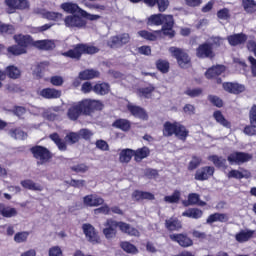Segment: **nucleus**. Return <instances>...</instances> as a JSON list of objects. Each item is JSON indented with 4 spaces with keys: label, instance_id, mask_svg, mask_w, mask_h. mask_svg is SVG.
<instances>
[{
    "label": "nucleus",
    "instance_id": "nucleus-1",
    "mask_svg": "<svg viewBox=\"0 0 256 256\" xmlns=\"http://www.w3.org/2000/svg\"><path fill=\"white\" fill-rule=\"evenodd\" d=\"M13 39L17 44L7 48L9 55H24L27 53V47H34L35 41H33V38L29 35L17 34L14 35Z\"/></svg>",
    "mask_w": 256,
    "mask_h": 256
},
{
    "label": "nucleus",
    "instance_id": "nucleus-2",
    "mask_svg": "<svg viewBox=\"0 0 256 256\" xmlns=\"http://www.w3.org/2000/svg\"><path fill=\"white\" fill-rule=\"evenodd\" d=\"M95 53H99V48L89 44H77L73 49L64 52L62 55L79 61V59H81V55H95Z\"/></svg>",
    "mask_w": 256,
    "mask_h": 256
},
{
    "label": "nucleus",
    "instance_id": "nucleus-3",
    "mask_svg": "<svg viewBox=\"0 0 256 256\" xmlns=\"http://www.w3.org/2000/svg\"><path fill=\"white\" fill-rule=\"evenodd\" d=\"M78 107L82 115L86 117H91L95 111L103 110V103L99 100L84 99L78 102Z\"/></svg>",
    "mask_w": 256,
    "mask_h": 256
},
{
    "label": "nucleus",
    "instance_id": "nucleus-4",
    "mask_svg": "<svg viewBox=\"0 0 256 256\" xmlns=\"http://www.w3.org/2000/svg\"><path fill=\"white\" fill-rule=\"evenodd\" d=\"M30 152L32 153L34 159H37V165H45V163H49L53 158V154L49 149L44 146L36 145L30 148Z\"/></svg>",
    "mask_w": 256,
    "mask_h": 256
},
{
    "label": "nucleus",
    "instance_id": "nucleus-5",
    "mask_svg": "<svg viewBox=\"0 0 256 256\" xmlns=\"http://www.w3.org/2000/svg\"><path fill=\"white\" fill-rule=\"evenodd\" d=\"M103 235L107 239H115L117 237V228L121 231V221H117L113 218H108L103 224Z\"/></svg>",
    "mask_w": 256,
    "mask_h": 256
},
{
    "label": "nucleus",
    "instance_id": "nucleus-6",
    "mask_svg": "<svg viewBox=\"0 0 256 256\" xmlns=\"http://www.w3.org/2000/svg\"><path fill=\"white\" fill-rule=\"evenodd\" d=\"M4 5H6V13L8 15H13L17 11H25L29 9L30 4L27 0H5Z\"/></svg>",
    "mask_w": 256,
    "mask_h": 256
},
{
    "label": "nucleus",
    "instance_id": "nucleus-7",
    "mask_svg": "<svg viewBox=\"0 0 256 256\" xmlns=\"http://www.w3.org/2000/svg\"><path fill=\"white\" fill-rule=\"evenodd\" d=\"M169 51L173 55V57L177 59L178 65H180L182 69H187V67L191 65V58H189V55L185 53L183 49L177 47H170Z\"/></svg>",
    "mask_w": 256,
    "mask_h": 256
},
{
    "label": "nucleus",
    "instance_id": "nucleus-8",
    "mask_svg": "<svg viewBox=\"0 0 256 256\" xmlns=\"http://www.w3.org/2000/svg\"><path fill=\"white\" fill-rule=\"evenodd\" d=\"M253 159V155L245 152H233L231 153L227 160L230 165H243Z\"/></svg>",
    "mask_w": 256,
    "mask_h": 256
},
{
    "label": "nucleus",
    "instance_id": "nucleus-9",
    "mask_svg": "<svg viewBox=\"0 0 256 256\" xmlns=\"http://www.w3.org/2000/svg\"><path fill=\"white\" fill-rule=\"evenodd\" d=\"M161 30H156L154 33H175V18L171 14H164L162 18Z\"/></svg>",
    "mask_w": 256,
    "mask_h": 256
},
{
    "label": "nucleus",
    "instance_id": "nucleus-10",
    "mask_svg": "<svg viewBox=\"0 0 256 256\" xmlns=\"http://www.w3.org/2000/svg\"><path fill=\"white\" fill-rule=\"evenodd\" d=\"M130 39L131 37L129 36V33H123V34L111 37L107 41V45L110 47V49H118V47H123V45H127Z\"/></svg>",
    "mask_w": 256,
    "mask_h": 256
},
{
    "label": "nucleus",
    "instance_id": "nucleus-11",
    "mask_svg": "<svg viewBox=\"0 0 256 256\" xmlns=\"http://www.w3.org/2000/svg\"><path fill=\"white\" fill-rule=\"evenodd\" d=\"M169 238L174 242L178 243L180 247L187 249L193 247V239L187 235V233L170 234Z\"/></svg>",
    "mask_w": 256,
    "mask_h": 256
},
{
    "label": "nucleus",
    "instance_id": "nucleus-12",
    "mask_svg": "<svg viewBox=\"0 0 256 256\" xmlns=\"http://www.w3.org/2000/svg\"><path fill=\"white\" fill-rule=\"evenodd\" d=\"M64 23L67 27H70L71 29L77 28V29H84V27H87V21L83 19V17H80L79 15H70L67 16L64 19Z\"/></svg>",
    "mask_w": 256,
    "mask_h": 256
},
{
    "label": "nucleus",
    "instance_id": "nucleus-13",
    "mask_svg": "<svg viewBox=\"0 0 256 256\" xmlns=\"http://www.w3.org/2000/svg\"><path fill=\"white\" fill-rule=\"evenodd\" d=\"M215 174V167L213 166H204L199 168L195 175H194V179L196 181H207V179H209L210 177H213V175Z\"/></svg>",
    "mask_w": 256,
    "mask_h": 256
},
{
    "label": "nucleus",
    "instance_id": "nucleus-14",
    "mask_svg": "<svg viewBox=\"0 0 256 256\" xmlns=\"http://www.w3.org/2000/svg\"><path fill=\"white\" fill-rule=\"evenodd\" d=\"M222 73H225V66L216 65V66H212L211 68H209L206 71L205 76L207 79H216V83L221 84V83H223V80L221 78H219V76Z\"/></svg>",
    "mask_w": 256,
    "mask_h": 256
},
{
    "label": "nucleus",
    "instance_id": "nucleus-15",
    "mask_svg": "<svg viewBox=\"0 0 256 256\" xmlns=\"http://www.w3.org/2000/svg\"><path fill=\"white\" fill-rule=\"evenodd\" d=\"M196 55L199 59H213V44L204 43L196 49Z\"/></svg>",
    "mask_w": 256,
    "mask_h": 256
},
{
    "label": "nucleus",
    "instance_id": "nucleus-16",
    "mask_svg": "<svg viewBox=\"0 0 256 256\" xmlns=\"http://www.w3.org/2000/svg\"><path fill=\"white\" fill-rule=\"evenodd\" d=\"M82 230L85 237L88 239L90 243H99V235L95 231V227L89 223H85L82 225Z\"/></svg>",
    "mask_w": 256,
    "mask_h": 256
},
{
    "label": "nucleus",
    "instance_id": "nucleus-17",
    "mask_svg": "<svg viewBox=\"0 0 256 256\" xmlns=\"http://www.w3.org/2000/svg\"><path fill=\"white\" fill-rule=\"evenodd\" d=\"M83 203L86 207H99V205H103V203H105V200L102 197L90 194L84 196Z\"/></svg>",
    "mask_w": 256,
    "mask_h": 256
},
{
    "label": "nucleus",
    "instance_id": "nucleus-18",
    "mask_svg": "<svg viewBox=\"0 0 256 256\" xmlns=\"http://www.w3.org/2000/svg\"><path fill=\"white\" fill-rule=\"evenodd\" d=\"M165 228L168 231H181L183 223L177 217H171L165 220Z\"/></svg>",
    "mask_w": 256,
    "mask_h": 256
},
{
    "label": "nucleus",
    "instance_id": "nucleus-19",
    "mask_svg": "<svg viewBox=\"0 0 256 256\" xmlns=\"http://www.w3.org/2000/svg\"><path fill=\"white\" fill-rule=\"evenodd\" d=\"M224 91H227L228 93H233L234 95H239V93H243L245 91V86L239 84V83H231L226 82L223 84Z\"/></svg>",
    "mask_w": 256,
    "mask_h": 256
},
{
    "label": "nucleus",
    "instance_id": "nucleus-20",
    "mask_svg": "<svg viewBox=\"0 0 256 256\" xmlns=\"http://www.w3.org/2000/svg\"><path fill=\"white\" fill-rule=\"evenodd\" d=\"M120 231L121 233H125V235H130V237H139L141 235L137 228L123 221L120 223Z\"/></svg>",
    "mask_w": 256,
    "mask_h": 256
},
{
    "label": "nucleus",
    "instance_id": "nucleus-21",
    "mask_svg": "<svg viewBox=\"0 0 256 256\" xmlns=\"http://www.w3.org/2000/svg\"><path fill=\"white\" fill-rule=\"evenodd\" d=\"M34 47L40 51H53L55 49V42L52 40H37L34 41Z\"/></svg>",
    "mask_w": 256,
    "mask_h": 256
},
{
    "label": "nucleus",
    "instance_id": "nucleus-22",
    "mask_svg": "<svg viewBox=\"0 0 256 256\" xmlns=\"http://www.w3.org/2000/svg\"><path fill=\"white\" fill-rule=\"evenodd\" d=\"M128 111H130L131 115L137 117L138 119H142L143 121H147V119H149L147 112H145V110L139 106L128 105Z\"/></svg>",
    "mask_w": 256,
    "mask_h": 256
},
{
    "label": "nucleus",
    "instance_id": "nucleus-23",
    "mask_svg": "<svg viewBox=\"0 0 256 256\" xmlns=\"http://www.w3.org/2000/svg\"><path fill=\"white\" fill-rule=\"evenodd\" d=\"M229 221V216L224 213H214L208 216L206 223L207 225H213V223H227Z\"/></svg>",
    "mask_w": 256,
    "mask_h": 256
},
{
    "label": "nucleus",
    "instance_id": "nucleus-24",
    "mask_svg": "<svg viewBox=\"0 0 256 256\" xmlns=\"http://www.w3.org/2000/svg\"><path fill=\"white\" fill-rule=\"evenodd\" d=\"M240 170H231L227 175L228 179H250L251 172L249 170L243 168H240Z\"/></svg>",
    "mask_w": 256,
    "mask_h": 256
},
{
    "label": "nucleus",
    "instance_id": "nucleus-25",
    "mask_svg": "<svg viewBox=\"0 0 256 256\" xmlns=\"http://www.w3.org/2000/svg\"><path fill=\"white\" fill-rule=\"evenodd\" d=\"M40 96L44 99H59L61 91L55 88H44L40 91Z\"/></svg>",
    "mask_w": 256,
    "mask_h": 256
},
{
    "label": "nucleus",
    "instance_id": "nucleus-26",
    "mask_svg": "<svg viewBox=\"0 0 256 256\" xmlns=\"http://www.w3.org/2000/svg\"><path fill=\"white\" fill-rule=\"evenodd\" d=\"M253 235H255V230H241L235 235V239L238 243H247Z\"/></svg>",
    "mask_w": 256,
    "mask_h": 256
},
{
    "label": "nucleus",
    "instance_id": "nucleus-27",
    "mask_svg": "<svg viewBox=\"0 0 256 256\" xmlns=\"http://www.w3.org/2000/svg\"><path fill=\"white\" fill-rule=\"evenodd\" d=\"M66 115L70 121H77L80 115L83 114L81 112V108H79V104H74L70 108H68Z\"/></svg>",
    "mask_w": 256,
    "mask_h": 256
},
{
    "label": "nucleus",
    "instance_id": "nucleus-28",
    "mask_svg": "<svg viewBox=\"0 0 256 256\" xmlns=\"http://www.w3.org/2000/svg\"><path fill=\"white\" fill-rule=\"evenodd\" d=\"M247 41V35L245 34H233L228 36V43L232 47H237V45H243Z\"/></svg>",
    "mask_w": 256,
    "mask_h": 256
},
{
    "label": "nucleus",
    "instance_id": "nucleus-29",
    "mask_svg": "<svg viewBox=\"0 0 256 256\" xmlns=\"http://www.w3.org/2000/svg\"><path fill=\"white\" fill-rule=\"evenodd\" d=\"M61 9H63V11H65L66 13H71L72 15H75V13L81 15V11H83V9L79 7V5L71 2L62 3Z\"/></svg>",
    "mask_w": 256,
    "mask_h": 256
},
{
    "label": "nucleus",
    "instance_id": "nucleus-30",
    "mask_svg": "<svg viewBox=\"0 0 256 256\" xmlns=\"http://www.w3.org/2000/svg\"><path fill=\"white\" fill-rule=\"evenodd\" d=\"M150 153L151 150H149V147L144 146L142 148L134 150V159L137 163H141L143 159H147V156L150 155Z\"/></svg>",
    "mask_w": 256,
    "mask_h": 256
},
{
    "label": "nucleus",
    "instance_id": "nucleus-31",
    "mask_svg": "<svg viewBox=\"0 0 256 256\" xmlns=\"http://www.w3.org/2000/svg\"><path fill=\"white\" fill-rule=\"evenodd\" d=\"M109 91H111L109 83L102 82L93 86V92L96 93V95H108Z\"/></svg>",
    "mask_w": 256,
    "mask_h": 256
},
{
    "label": "nucleus",
    "instance_id": "nucleus-32",
    "mask_svg": "<svg viewBox=\"0 0 256 256\" xmlns=\"http://www.w3.org/2000/svg\"><path fill=\"white\" fill-rule=\"evenodd\" d=\"M0 215H2V217H6L7 219H11V217H17V209L10 206H5V204L0 203Z\"/></svg>",
    "mask_w": 256,
    "mask_h": 256
},
{
    "label": "nucleus",
    "instance_id": "nucleus-33",
    "mask_svg": "<svg viewBox=\"0 0 256 256\" xmlns=\"http://www.w3.org/2000/svg\"><path fill=\"white\" fill-rule=\"evenodd\" d=\"M20 185H22L24 189H28L29 191H43V186H41V184L39 183H35L31 179L21 181Z\"/></svg>",
    "mask_w": 256,
    "mask_h": 256
},
{
    "label": "nucleus",
    "instance_id": "nucleus-34",
    "mask_svg": "<svg viewBox=\"0 0 256 256\" xmlns=\"http://www.w3.org/2000/svg\"><path fill=\"white\" fill-rule=\"evenodd\" d=\"M182 217H188L189 219H201L203 217V210L199 208H189L182 213Z\"/></svg>",
    "mask_w": 256,
    "mask_h": 256
},
{
    "label": "nucleus",
    "instance_id": "nucleus-35",
    "mask_svg": "<svg viewBox=\"0 0 256 256\" xmlns=\"http://www.w3.org/2000/svg\"><path fill=\"white\" fill-rule=\"evenodd\" d=\"M164 15L165 14H162V13L152 14L147 18L146 24L149 26L159 27L161 26V23H163L162 21H163Z\"/></svg>",
    "mask_w": 256,
    "mask_h": 256
},
{
    "label": "nucleus",
    "instance_id": "nucleus-36",
    "mask_svg": "<svg viewBox=\"0 0 256 256\" xmlns=\"http://www.w3.org/2000/svg\"><path fill=\"white\" fill-rule=\"evenodd\" d=\"M177 123L178 122H165L163 128V135L164 137H173L177 131Z\"/></svg>",
    "mask_w": 256,
    "mask_h": 256
},
{
    "label": "nucleus",
    "instance_id": "nucleus-37",
    "mask_svg": "<svg viewBox=\"0 0 256 256\" xmlns=\"http://www.w3.org/2000/svg\"><path fill=\"white\" fill-rule=\"evenodd\" d=\"M133 157H135V150L127 148L120 152L119 161L120 163H129Z\"/></svg>",
    "mask_w": 256,
    "mask_h": 256
},
{
    "label": "nucleus",
    "instance_id": "nucleus-38",
    "mask_svg": "<svg viewBox=\"0 0 256 256\" xmlns=\"http://www.w3.org/2000/svg\"><path fill=\"white\" fill-rule=\"evenodd\" d=\"M174 135L181 141H185L187 137H189V130H187L185 126L178 122L176 125V132Z\"/></svg>",
    "mask_w": 256,
    "mask_h": 256
},
{
    "label": "nucleus",
    "instance_id": "nucleus-39",
    "mask_svg": "<svg viewBox=\"0 0 256 256\" xmlns=\"http://www.w3.org/2000/svg\"><path fill=\"white\" fill-rule=\"evenodd\" d=\"M112 127L121 131H129L131 129V122L127 119H117L113 122Z\"/></svg>",
    "mask_w": 256,
    "mask_h": 256
},
{
    "label": "nucleus",
    "instance_id": "nucleus-40",
    "mask_svg": "<svg viewBox=\"0 0 256 256\" xmlns=\"http://www.w3.org/2000/svg\"><path fill=\"white\" fill-rule=\"evenodd\" d=\"M95 77H99V71L97 70H84L79 73V79L82 81H87L89 79H95Z\"/></svg>",
    "mask_w": 256,
    "mask_h": 256
},
{
    "label": "nucleus",
    "instance_id": "nucleus-41",
    "mask_svg": "<svg viewBox=\"0 0 256 256\" xmlns=\"http://www.w3.org/2000/svg\"><path fill=\"white\" fill-rule=\"evenodd\" d=\"M208 160L212 161L215 167H218L219 169H225L227 167V160L223 157L212 155L208 157Z\"/></svg>",
    "mask_w": 256,
    "mask_h": 256
},
{
    "label": "nucleus",
    "instance_id": "nucleus-42",
    "mask_svg": "<svg viewBox=\"0 0 256 256\" xmlns=\"http://www.w3.org/2000/svg\"><path fill=\"white\" fill-rule=\"evenodd\" d=\"M50 139L54 141L55 145H57L59 151H67V143L64 142L61 137H59V134L53 133L50 135Z\"/></svg>",
    "mask_w": 256,
    "mask_h": 256
},
{
    "label": "nucleus",
    "instance_id": "nucleus-43",
    "mask_svg": "<svg viewBox=\"0 0 256 256\" xmlns=\"http://www.w3.org/2000/svg\"><path fill=\"white\" fill-rule=\"evenodd\" d=\"M120 247L121 249H123V251H125V253H129L130 255H137V253H139V249H137V246L127 241L121 242Z\"/></svg>",
    "mask_w": 256,
    "mask_h": 256
},
{
    "label": "nucleus",
    "instance_id": "nucleus-44",
    "mask_svg": "<svg viewBox=\"0 0 256 256\" xmlns=\"http://www.w3.org/2000/svg\"><path fill=\"white\" fill-rule=\"evenodd\" d=\"M8 135H10V137H12V139H20V140L27 139V133H25L20 128H12V129H10L8 131Z\"/></svg>",
    "mask_w": 256,
    "mask_h": 256
},
{
    "label": "nucleus",
    "instance_id": "nucleus-45",
    "mask_svg": "<svg viewBox=\"0 0 256 256\" xmlns=\"http://www.w3.org/2000/svg\"><path fill=\"white\" fill-rule=\"evenodd\" d=\"M5 75L10 79H19L21 77V70L17 66H8Z\"/></svg>",
    "mask_w": 256,
    "mask_h": 256
},
{
    "label": "nucleus",
    "instance_id": "nucleus-46",
    "mask_svg": "<svg viewBox=\"0 0 256 256\" xmlns=\"http://www.w3.org/2000/svg\"><path fill=\"white\" fill-rule=\"evenodd\" d=\"M242 7L246 13H255L256 2L255 0H242Z\"/></svg>",
    "mask_w": 256,
    "mask_h": 256
},
{
    "label": "nucleus",
    "instance_id": "nucleus-47",
    "mask_svg": "<svg viewBox=\"0 0 256 256\" xmlns=\"http://www.w3.org/2000/svg\"><path fill=\"white\" fill-rule=\"evenodd\" d=\"M156 69H158L160 73H169V61L163 59L157 60Z\"/></svg>",
    "mask_w": 256,
    "mask_h": 256
},
{
    "label": "nucleus",
    "instance_id": "nucleus-48",
    "mask_svg": "<svg viewBox=\"0 0 256 256\" xmlns=\"http://www.w3.org/2000/svg\"><path fill=\"white\" fill-rule=\"evenodd\" d=\"M199 199H201V196L197 193H190L188 195V201L183 202L185 207H189V205H197L199 203Z\"/></svg>",
    "mask_w": 256,
    "mask_h": 256
},
{
    "label": "nucleus",
    "instance_id": "nucleus-49",
    "mask_svg": "<svg viewBox=\"0 0 256 256\" xmlns=\"http://www.w3.org/2000/svg\"><path fill=\"white\" fill-rule=\"evenodd\" d=\"M217 17L221 21H229V19H231V12L229 11V8H222L218 10Z\"/></svg>",
    "mask_w": 256,
    "mask_h": 256
},
{
    "label": "nucleus",
    "instance_id": "nucleus-50",
    "mask_svg": "<svg viewBox=\"0 0 256 256\" xmlns=\"http://www.w3.org/2000/svg\"><path fill=\"white\" fill-rule=\"evenodd\" d=\"M179 199H181V192L179 190H175L172 195L164 197L166 203H179Z\"/></svg>",
    "mask_w": 256,
    "mask_h": 256
},
{
    "label": "nucleus",
    "instance_id": "nucleus-51",
    "mask_svg": "<svg viewBox=\"0 0 256 256\" xmlns=\"http://www.w3.org/2000/svg\"><path fill=\"white\" fill-rule=\"evenodd\" d=\"M202 161H203V159H201V157L192 156V159L188 164V171H195V169H197V167H199V165H201Z\"/></svg>",
    "mask_w": 256,
    "mask_h": 256
},
{
    "label": "nucleus",
    "instance_id": "nucleus-52",
    "mask_svg": "<svg viewBox=\"0 0 256 256\" xmlns=\"http://www.w3.org/2000/svg\"><path fill=\"white\" fill-rule=\"evenodd\" d=\"M66 185H70V187H74L75 189H81V187H85L87 182L85 180H76L71 179L70 181H65Z\"/></svg>",
    "mask_w": 256,
    "mask_h": 256
},
{
    "label": "nucleus",
    "instance_id": "nucleus-53",
    "mask_svg": "<svg viewBox=\"0 0 256 256\" xmlns=\"http://www.w3.org/2000/svg\"><path fill=\"white\" fill-rule=\"evenodd\" d=\"M71 171L74 173H87L89 171V166L85 163L76 164L70 167Z\"/></svg>",
    "mask_w": 256,
    "mask_h": 256
},
{
    "label": "nucleus",
    "instance_id": "nucleus-54",
    "mask_svg": "<svg viewBox=\"0 0 256 256\" xmlns=\"http://www.w3.org/2000/svg\"><path fill=\"white\" fill-rule=\"evenodd\" d=\"M78 135L80 139H84V141H89L91 137H93V131L87 129V128H82L78 131Z\"/></svg>",
    "mask_w": 256,
    "mask_h": 256
},
{
    "label": "nucleus",
    "instance_id": "nucleus-55",
    "mask_svg": "<svg viewBox=\"0 0 256 256\" xmlns=\"http://www.w3.org/2000/svg\"><path fill=\"white\" fill-rule=\"evenodd\" d=\"M29 238V232L24 231V232H18L14 236V241L15 243H25L27 239Z\"/></svg>",
    "mask_w": 256,
    "mask_h": 256
},
{
    "label": "nucleus",
    "instance_id": "nucleus-56",
    "mask_svg": "<svg viewBox=\"0 0 256 256\" xmlns=\"http://www.w3.org/2000/svg\"><path fill=\"white\" fill-rule=\"evenodd\" d=\"M144 177H147V179H157L159 177V171L153 168H146L144 170Z\"/></svg>",
    "mask_w": 256,
    "mask_h": 256
},
{
    "label": "nucleus",
    "instance_id": "nucleus-57",
    "mask_svg": "<svg viewBox=\"0 0 256 256\" xmlns=\"http://www.w3.org/2000/svg\"><path fill=\"white\" fill-rule=\"evenodd\" d=\"M66 139L67 141H69V143H71L72 145H75V143H79V132H70L66 135Z\"/></svg>",
    "mask_w": 256,
    "mask_h": 256
},
{
    "label": "nucleus",
    "instance_id": "nucleus-58",
    "mask_svg": "<svg viewBox=\"0 0 256 256\" xmlns=\"http://www.w3.org/2000/svg\"><path fill=\"white\" fill-rule=\"evenodd\" d=\"M208 101H210V103H212V105H214L215 107H218V108L223 107V100H221L219 96L209 95Z\"/></svg>",
    "mask_w": 256,
    "mask_h": 256
},
{
    "label": "nucleus",
    "instance_id": "nucleus-59",
    "mask_svg": "<svg viewBox=\"0 0 256 256\" xmlns=\"http://www.w3.org/2000/svg\"><path fill=\"white\" fill-rule=\"evenodd\" d=\"M47 19H49L50 21H63V14L59 13V12H48L46 14Z\"/></svg>",
    "mask_w": 256,
    "mask_h": 256
},
{
    "label": "nucleus",
    "instance_id": "nucleus-60",
    "mask_svg": "<svg viewBox=\"0 0 256 256\" xmlns=\"http://www.w3.org/2000/svg\"><path fill=\"white\" fill-rule=\"evenodd\" d=\"M156 5L160 13H165V11L169 9V0H158V3H156Z\"/></svg>",
    "mask_w": 256,
    "mask_h": 256
},
{
    "label": "nucleus",
    "instance_id": "nucleus-61",
    "mask_svg": "<svg viewBox=\"0 0 256 256\" xmlns=\"http://www.w3.org/2000/svg\"><path fill=\"white\" fill-rule=\"evenodd\" d=\"M15 27L11 24H5L0 21V33H13Z\"/></svg>",
    "mask_w": 256,
    "mask_h": 256
},
{
    "label": "nucleus",
    "instance_id": "nucleus-62",
    "mask_svg": "<svg viewBox=\"0 0 256 256\" xmlns=\"http://www.w3.org/2000/svg\"><path fill=\"white\" fill-rule=\"evenodd\" d=\"M243 133L245 135H248L249 137H253L256 136V126H253L252 124L247 125L244 130Z\"/></svg>",
    "mask_w": 256,
    "mask_h": 256
},
{
    "label": "nucleus",
    "instance_id": "nucleus-63",
    "mask_svg": "<svg viewBox=\"0 0 256 256\" xmlns=\"http://www.w3.org/2000/svg\"><path fill=\"white\" fill-rule=\"evenodd\" d=\"M250 125L256 127V105L252 106L249 112Z\"/></svg>",
    "mask_w": 256,
    "mask_h": 256
},
{
    "label": "nucleus",
    "instance_id": "nucleus-64",
    "mask_svg": "<svg viewBox=\"0 0 256 256\" xmlns=\"http://www.w3.org/2000/svg\"><path fill=\"white\" fill-rule=\"evenodd\" d=\"M95 145L100 151H109V144L105 140H97Z\"/></svg>",
    "mask_w": 256,
    "mask_h": 256
}]
</instances>
